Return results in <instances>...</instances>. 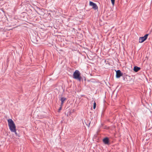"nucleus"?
<instances>
[{
    "instance_id": "obj_1",
    "label": "nucleus",
    "mask_w": 152,
    "mask_h": 152,
    "mask_svg": "<svg viewBox=\"0 0 152 152\" xmlns=\"http://www.w3.org/2000/svg\"><path fill=\"white\" fill-rule=\"evenodd\" d=\"M8 125L9 129L11 132H15L16 126L14 122L12 119H9L8 120Z\"/></svg>"
},
{
    "instance_id": "obj_2",
    "label": "nucleus",
    "mask_w": 152,
    "mask_h": 152,
    "mask_svg": "<svg viewBox=\"0 0 152 152\" xmlns=\"http://www.w3.org/2000/svg\"><path fill=\"white\" fill-rule=\"evenodd\" d=\"M73 78L77 80L80 81H81V77L80 76V73L79 71L76 70L73 73Z\"/></svg>"
},
{
    "instance_id": "obj_3",
    "label": "nucleus",
    "mask_w": 152,
    "mask_h": 152,
    "mask_svg": "<svg viewBox=\"0 0 152 152\" xmlns=\"http://www.w3.org/2000/svg\"><path fill=\"white\" fill-rule=\"evenodd\" d=\"M148 35V34H146L144 37H140L139 39V42L142 43L144 42L147 39Z\"/></svg>"
},
{
    "instance_id": "obj_4",
    "label": "nucleus",
    "mask_w": 152,
    "mask_h": 152,
    "mask_svg": "<svg viewBox=\"0 0 152 152\" xmlns=\"http://www.w3.org/2000/svg\"><path fill=\"white\" fill-rule=\"evenodd\" d=\"M89 5L90 6H92V8L94 10H96L98 9V7L96 4L93 2L90 1L89 2Z\"/></svg>"
},
{
    "instance_id": "obj_5",
    "label": "nucleus",
    "mask_w": 152,
    "mask_h": 152,
    "mask_svg": "<svg viewBox=\"0 0 152 152\" xmlns=\"http://www.w3.org/2000/svg\"><path fill=\"white\" fill-rule=\"evenodd\" d=\"M116 72V77L117 78H119L121 76H122L123 73L121 72L120 70H118L117 71L115 70Z\"/></svg>"
},
{
    "instance_id": "obj_6",
    "label": "nucleus",
    "mask_w": 152,
    "mask_h": 152,
    "mask_svg": "<svg viewBox=\"0 0 152 152\" xmlns=\"http://www.w3.org/2000/svg\"><path fill=\"white\" fill-rule=\"evenodd\" d=\"M103 142L104 144L107 145H109V139L108 137H105L103 139Z\"/></svg>"
},
{
    "instance_id": "obj_7",
    "label": "nucleus",
    "mask_w": 152,
    "mask_h": 152,
    "mask_svg": "<svg viewBox=\"0 0 152 152\" xmlns=\"http://www.w3.org/2000/svg\"><path fill=\"white\" fill-rule=\"evenodd\" d=\"M140 69V68L137 66H134V67L133 70L135 72H137Z\"/></svg>"
},
{
    "instance_id": "obj_8",
    "label": "nucleus",
    "mask_w": 152,
    "mask_h": 152,
    "mask_svg": "<svg viewBox=\"0 0 152 152\" xmlns=\"http://www.w3.org/2000/svg\"><path fill=\"white\" fill-rule=\"evenodd\" d=\"M66 99V98L64 97H62L60 99V100L61 101V105H62L64 101Z\"/></svg>"
},
{
    "instance_id": "obj_9",
    "label": "nucleus",
    "mask_w": 152,
    "mask_h": 152,
    "mask_svg": "<svg viewBox=\"0 0 152 152\" xmlns=\"http://www.w3.org/2000/svg\"><path fill=\"white\" fill-rule=\"evenodd\" d=\"M96 107V103L94 102V105H93V108L94 109H95Z\"/></svg>"
},
{
    "instance_id": "obj_10",
    "label": "nucleus",
    "mask_w": 152,
    "mask_h": 152,
    "mask_svg": "<svg viewBox=\"0 0 152 152\" xmlns=\"http://www.w3.org/2000/svg\"><path fill=\"white\" fill-rule=\"evenodd\" d=\"M111 3L113 5H114L115 3V0H111Z\"/></svg>"
},
{
    "instance_id": "obj_11",
    "label": "nucleus",
    "mask_w": 152,
    "mask_h": 152,
    "mask_svg": "<svg viewBox=\"0 0 152 152\" xmlns=\"http://www.w3.org/2000/svg\"><path fill=\"white\" fill-rule=\"evenodd\" d=\"M62 105H61V107L59 108L58 110V112H60V111L61 110V109H62Z\"/></svg>"
},
{
    "instance_id": "obj_12",
    "label": "nucleus",
    "mask_w": 152,
    "mask_h": 152,
    "mask_svg": "<svg viewBox=\"0 0 152 152\" xmlns=\"http://www.w3.org/2000/svg\"><path fill=\"white\" fill-rule=\"evenodd\" d=\"M14 132L15 133V135H16V136H17L18 135H17V132H16V129H15V132Z\"/></svg>"
},
{
    "instance_id": "obj_13",
    "label": "nucleus",
    "mask_w": 152,
    "mask_h": 152,
    "mask_svg": "<svg viewBox=\"0 0 152 152\" xmlns=\"http://www.w3.org/2000/svg\"><path fill=\"white\" fill-rule=\"evenodd\" d=\"M90 124V122H88V124H86V125L88 126H89Z\"/></svg>"
}]
</instances>
